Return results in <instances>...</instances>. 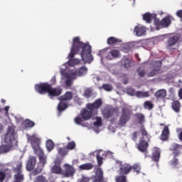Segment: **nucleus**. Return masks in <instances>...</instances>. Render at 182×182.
Here are the masks:
<instances>
[{
    "instance_id": "nucleus-15",
    "label": "nucleus",
    "mask_w": 182,
    "mask_h": 182,
    "mask_svg": "<svg viewBox=\"0 0 182 182\" xmlns=\"http://www.w3.org/2000/svg\"><path fill=\"white\" fill-rule=\"evenodd\" d=\"M181 150L182 145H180L178 144H173L170 147V151H173L174 157H177V156H179L180 153H181Z\"/></svg>"
},
{
    "instance_id": "nucleus-31",
    "label": "nucleus",
    "mask_w": 182,
    "mask_h": 182,
    "mask_svg": "<svg viewBox=\"0 0 182 182\" xmlns=\"http://www.w3.org/2000/svg\"><path fill=\"white\" fill-rule=\"evenodd\" d=\"M120 42H122V41L115 37H109L107 41L108 45H114L115 43H120Z\"/></svg>"
},
{
    "instance_id": "nucleus-1",
    "label": "nucleus",
    "mask_w": 182,
    "mask_h": 182,
    "mask_svg": "<svg viewBox=\"0 0 182 182\" xmlns=\"http://www.w3.org/2000/svg\"><path fill=\"white\" fill-rule=\"evenodd\" d=\"M80 53L81 59L84 63H92L93 62V55H92V46L89 43L80 41V38L75 37L73 40V46L68 55V65L75 66L80 63V60L75 58V55Z\"/></svg>"
},
{
    "instance_id": "nucleus-33",
    "label": "nucleus",
    "mask_w": 182,
    "mask_h": 182,
    "mask_svg": "<svg viewBox=\"0 0 182 182\" xmlns=\"http://www.w3.org/2000/svg\"><path fill=\"white\" fill-rule=\"evenodd\" d=\"M136 97L139 99H143L144 97H149V92L137 91L135 94Z\"/></svg>"
},
{
    "instance_id": "nucleus-35",
    "label": "nucleus",
    "mask_w": 182,
    "mask_h": 182,
    "mask_svg": "<svg viewBox=\"0 0 182 182\" xmlns=\"http://www.w3.org/2000/svg\"><path fill=\"white\" fill-rule=\"evenodd\" d=\"M154 20V23L157 29H161V21H160V19L157 18V15L155 14V18H153Z\"/></svg>"
},
{
    "instance_id": "nucleus-50",
    "label": "nucleus",
    "mask_w": 182,
    "mask_h": 182,
    "mask_svg": "<svg viewBox=\"0 0 182 182\" xmlns=\"http://www.w3.org/2000/svg\"><path fill=\"white\" fill-rule=\"evenodd\" d=\"M25 126H26V127H33V126H35V122H33L29 119H27L25 122Z\"/></svg>"
},
{
    "instance_id": "nucleus-16",
    "label": "nucleus",
    "mask_w": 182,
    "mask_h": 182,
    "mask_svg": "<svg viewBox=\"0 0 182 182\" xmlns=\"http://www.w3.org/2000/svg\"><path fill=\"white\" fill-rule=\"evenodd\" d=\"M151 160L155 163H159V161H160V149L159 148H153Z\"/></svg>"
},
{
    "instance_id": "nucleus-6",
    "label": "nucleus",
    "mask_w": 182,
    "mask_h": 182,
    "mask_svg": "<svg viewBox=\"0 0 182 182\" xmlns=\"http://www.w3.org/2000/svg\"><path fill=\"white\" fill-rule=\"evenodd\" d=\"M49 89H50V85L46 82H42L35 85L36 92L40 95H46V93H49Z\"/></svg>"
},
{
    "instance_id": "nucleus-17",
    "label": "nucleus",
    "mask_w": 182,
    "mask_h": 182,
    "mask_svg": "<svg viewBox=\"0 0 182 182\" xmlns=\"http://www.w3.org/2000/svg\"><path fill=\"white\" fill-rule=\"evenodd\" d=\"M169 136L170 129L167 126H165L161 134V139L163 140V141H166V140H168Z\"/></svg>"
},
{
    "instance_id": "nucleus-51",
    "label": "nucleus",
    "mask_w": 182,
    "mask_h": 182,
    "mask_svg": "<svg viewBox=\"0 0 182 182\" xmlns=\"http://www.w3.org/2000/svg\"><path fill=\"white\" fill-rule=\"evenodd\" d=\"M102 118L97 117V122H94V126H95L96 127H100V126H102Z\"/></svg>"
},
{
    "instance_id": "nucleus-9",
    "label": "nucleus",
    "mask_w": 182,
    "mask_h": 182,
    "mask_svg": "<svg viewBox=\"0 0 182 182\" xmlns=\"http://www.w3.org/2000/svg\"><path fill=\"white\" fill-rule=\"evenodd\" d=\"M149 142L144 140V138H141L139 141V144H138V149L141 153L144 154L145 157H147V154H149Z\"/></svg>"
},
{
    "instance_id": "nucleus-4",
    "label": "nucleus",
    "mask_w": 182,
    "mask_h": 182,
    "mask_svg": "<svg viewBox=\"0 0 182 182\" xmlns=\"http://www.w3.org/2000/svg\"><path fill=\"white\" fill-rule=\"evenodd\" d=\"M14 180L16 182H22L25 180V176L22 173V162H17L16 167L13 168Z\"/></svg>"
},
{
    "instance_id": "nucleus-28",
    "label": "nucleus",
    "mask_w": 182,
    "mask_h": 182,
    "mask_svg": "<svg viewBox=\"0 0 182 182\" xmlns=\"http://www.w3.org/2000/svg\"><path fill=\"white\" fill-rule=\"evenodd\" d=\"M68 109V103L65 102V101L60 100V102L58 105V110L60 113H62L64 110Z\"/></svg>"
},
{
    "instance_id": "nucleus-64",
    "label": "nucleus",
    "mask_w": 182,
    "mask_h": 182,
    "mask_svg": "<svg viewBox=\"0 0 182 182\" xmlns=\"http://www.w3.org/2000/svg\"><path fill=\"white\" fill-rule=\"evenodd\" d=\"M4 132V126L0 124V134Z\"/></svg>"
},
{
    "instance_id": "nucleus-14",
    "label": "nucleus",
    "mask_w": 182,
    "mask_h": 182,
    "mask_svg": "<svg viewBox=\"0 0 182 182\" xmlns=\"http://www.w3.org/2000/svg\"><path fill=\"white\" fill-rule=\"evenodd\" d=\"M180 38L178 36H173L170 37L167 41V49H173V46L178 42Z\"/></svg>"
},
{
    "instance_id": "nucleus-24",
    "label": "nucleus",
    "mask_w": 182,
    "mask_h": 182,
    "mask_svg": "<svg viewBox=\"0 0 182 182\" xmlns=\"http://www.w3.org/2000/svg\"><path fill=\"white\" fill-rule=\"evenodd\" d=\"M93 167H95V165H93V164L87 163V164H83L80 165L78 168L80 170L87 171L89 170H92L93 168Z\"/></svg>"
},
{
    "instance_id": "nucleus-2",
    "label": "nucleus",
    "mask_w": 182,
    "mask_h": 182,
    "mask_svg": "<svg viewBox=\"0 0 182 182\" xmlns=\"http://www.w3.org/2000/svg\"><path fill=\"white\" fill-rule=\"evenodd\" d=\"M15 136H16L15 127L9 126L4 137V141L6 144L0 145V154L9 153L12 149L18 147V139H16Z\"/></svg>"
},
{
    "instance_id": "nucleus-40",
    "label": "nucleus",
    "mask_w": 182,
    "mask_h": 182,
    "mask_svg": "<svg viewBox=\"0 0 182 182\" xmlns=\"http://www.w3.org/2000/svg\"><path fill=\"white\" fill-rule=\"evenodd\" d=\"M139 124H143L144 123V115L143 114H135Z\"/></svg>"
},
{
    "instance_id": "nucleus-23",
    "label": "nucleus",
    "mask_w": 182,
    "mask_h": 182,
    "mask_svg": "<svg viewBox=\"0 0 182 182\" xmlns=\"http://www.w3.org/2000/svg\"><path fill=\"white\" fill-rule=\"evenodd\" d=\"M38 156L39 159L38 164H41L45 167V164H46V156H45V154L43 153V151L41 152H38Z\"/></svg>"
},
{
    "instance_id": "nucleus-5",
    "label": "nucleus",
    "mask_w": 182,
    "mask_h": 182,
    "mask_svg": "<svg viewBox=\"0 0 182 182\" xmlns=\"http://www.w3.org/2000/svg\"><path fill=\"white\" fill-rule=\"evenodd\" d=\"M131 117L132 113H130V110L127 108H122V114L119 120V126H126V123L130 120Z\"/></svg>"
},
{
    "instance_id": "nucleus-43",
    "label": "nucleus",
    "mask_w": 182,
    "mask_h": 182,
    "mask_svg": "<svg viewBox=\"0 0 182 182\" xmlns=\"http://www.w3.org/2000/svg\"><path fill=\"white\" fill-rule=\"evenodd\" d=\"M140 132L142 136V139H144V137H149V132H147L146 128H144V126L141 127Z\"/></svg>"
},
{
    "instance_id": "nucleus-57",
    "label": "nucleus",
    "mask_w": 182,
    "mask_h": 182,
    "mask_svg": "<svg viewBox=\"0 0 182 182\" xmlns=\"http://www.w3.org/2000/svg\"><path fill=\"white\" fill-rule=\"evenodd\" d=\"M55 166H60V164L62 163V159L60 158H57L55 161Z\"/></svg>"
},
{
    "instance_id": "nucleus-8",
    "label": "nucleus",
    "mask_w": 182,
    "mask_h": 182,
    "mask_svg": "<svg viewBox=\"0 0 182 182\" xmlns=\"http://www.w3.org/2000/svg\"><path fill=\"white\" fill-rule=\"evenodd\" d=\"M31 143L36 154H38V153L43 151V150L42 149V148H41L40 146L41 139H39V138L32 136L31 138Z\"/></svg>"
},
{
    "instance_id": "nucleus-55",
    "label": "nucleus",
    "mask_w": 182,
    "mask_h": 182,
    "mask_svg": "<svg viewBox=\"0 0 182 182\" xmlns=\"http://www.w3.org/2000/svg\"><path fill=\"white\" fill-rule=\"evenodd\" d=\"M75 122L76 124H82V119L80 117H76L75 118Z\"/></svg>"
},
{
    "instance_id": "nucleus-26",
    "label": "nucleus",
    "mask_w": 182,
    "mask_h": 182,
    "mask_svg": "<svg viewBox=\"0 0 182 182\" xmlns=\"http://www.w3.org/2000/svg\"><path fill=\"white\" fill-rule=\"evenodd\" d=\"M134 32H135L136 36H143L146 33V30L143 27L136 26L134 29Z\"/></svg>"
},
{
    "instance_id": "nucleus-61",
    "label": "nucleus",
    "mask_w": 182,
    "mask_h": 182,
    "mask_svg": "<svg viewBox=\"0 0 182 182\" xmlns=\"http://www.w3.org/2000/svg\"><path fill=\"white\" fill-rule=\"evenodd\" d=\"M137 136H138L137 132H134L132 134V140H134V141H136V140H137Z\"/></svg>"
},
{
    "instance_id": "nucleus-39",
    "label": "nucleus",
    "mask_w": 182,
    "mask_h": 182,
    "mask_svg": "<svg viewBox=\"0 0 182 182\" xmlns=\"http://www.w3.org/2000/svg\"><path fill=\"white\" fill-rule=\"evenodd\" d=\"M58 154H60V156H61V157H65V156H68V149H66L65 148H59L58 150Z\"/></svg>"
},
{
    "instance_id": "nucleus-42",
    "label": "nucleus",
    "mask_w": 182,
    "mask_h": 182,
    "mask_svg": "<svg viewBox=\"0 0 182 182\" xmlns=\"http://www.w3.org/2000/svg\"><path fill=\"white\" fill-rule=\"evenodd\" d=\"M102 89H104L106 92H112L113 90V87L109 84H103L102 85Z\"/></svg>"
},
{
    "instance_id": "nucleus-54",
    "label": "nucleus",
    "mask_w": 182,
    "mask_h": 182,
    "mask_svg": "<svg viewBox=\"0 0 182 182\" xmlns=\"http://www.w3.org/2000/svg\"><path fill=\"white\" fill-rule=\"evenodd\" d=\"M133 169H134V171H135V173H140V166L137 164H134L132 166V170Z\"/></svg>"
},
{
    "instance_id": "nucleus-53",
    "label": "nucleus",
    "mask_w": 182,
    "mask_h": 182,
    "mask_svg": "<svg viewBox=\"0 0 182 182\" xmlns=\"http://www.w3.org/2000/svg\"><path fill=\"white\" fill-rule=\"evenodd\" d=\"M132 66V62L129 59H126L124 63V67L125 69H129Z\"/></svg>"
},
{
    "instance_id": "nucleus-29",
    "label": "nucleus",
    "mask_w": 182,
    "mask_h": 182,
    "mask_svg": "<svg viewBox=\"0 0 182 182\" xmlns=\"http://www.w3.org/2000/svg\"><path fill=\"white\" fill-rule=\"evenodd\" d=\"M181 107V104L178 101H173L171 103V108L176 112V113H180Z\"/></svg>"
},
{
    "instance_id": "nucleus-59",
    "label": "nucleus",
    "mask_w": 182,
    "mask_h": 182,
    "mask_svg": "<svg viewBox=\"0 0 182 182\" xmlns=\"http://www.w3.org/2000/svg\"><path fill=\"white\" fill-rule=\"evenodd\" d=\"M65 85H66V86H68V87L72 86V80L70 79V78H68V79L65 80Z\"/></svg>"
},
{
    "instance_id": "nucleus-12",
    "label": "nucleus",
    "mask_w": 182,
    "mask_h": 182,
    "mask_svg": "<svg viewBox=\"0 0 182 182\" xmlns=\"http://www.w3.org/2000/svg\"><path fill=\"white\" fill-rule=\"evenodd\" d=\"M93 182H107L103 177V170H102V168L96 169Z\"/></svg>"
},
{
    "instance_id": "nucleus-20",
    "label": "nucleus",
    "mask_w": 182,
    "mask_h": 182,
    "mask_svg": "<svg viewBox=\"0 0 182 182\" xmlns=\"http://www.w3.org/2000/svg\"><path fill=\"white\" fill-rule=\"evenodd\" d=\"M119 55H120V53L117 50H112L106 56L107 59L108 60H112V59H114L116 58H119Z\"/></svg>"
},
{
    "instance_id": "nucleus-41",
    "label": "nucleus",
    "mask_w": 182,
    "mask_h": 182,
    "mask_svg": "<svg viewBox=\"0 0 182 182\" xmlns=\"http://www.w3.org/2000/svg\"><path fill=\"white\" fill-rule=\"evenodd\" d=\"M144 107L145 109H148L149 110H151L154 105L151 103V101H146L144 104Z\"/></svg>"
},
{
    "instance_id": "nucleus-49",
    "label": "nucleus",
    "mask_w": 182,
    "mask_h": 182,
    "mask_svg": "<svg viewBox=\"0 0 182 182\" xmlns=\"http://www.w3.org/2000/svg\"><path fill=\"white\" fill-rule=\"evenodd\" d=\"M127 92V95H129V96H136V90H134V88H128Z\"/></svg>"
},
{
    "instance_id": "nucleus-46",
    "label": "nucleus",
    "mask_w": 182,
    "mask_h": 182,
    "mask_svg": "<svg viewBox=\"0 0 182 182\" xmlns=\"http://www.w3.org/2000/svg\"><path fill=\"white\" fill-rule=\"evenodd\" d=\"M96 157L98 166H102L103 164V156H101L100 154L97 153Z\"/></svg>"
},
{
    "instance_id": "nucleus-47",
    "label": "nucleus",
    "mask_w": 182,
    "mask_h": 182,
    "mask_svg": "<svg viewBox=\"0 0 182 182\" xmlns=\"http://www.w3.org/2000/svg\"><path fill=\"white\" fill-rule=\"evenodd\" d=\"M161 69V62H156L154 64V70L159 72Z\"/></svg>"
},
{
    "instance_id": "nucleus-22",
    "label": "nucleus",
    "mask_w": 182,
    "mask_h": 182,
    "mask_svg": "<svg viewBox=\"0 0 182 182\" xmlns=\"http://www.w3.org/2000/svg\"><path fill=\"white\" fill-rule=\"evenodd\" d=\"M75 73L79 77L85 76L87 73V68L86 66H82L78 69L75 70Z\"/></svg>"
},
{
    "instance_id": "nucleus-34",
    "label": "nucleus",
    "mask_w": 182,
    "mask_h": 182,
    "mask_svg": "<svg viewBox=\"0 0 182 182\" xmlns=\"http://www.w3.org/2000/svg\"><path fill=\"white\" fill-rule=\"evenodd\" d=\"M6 172L11 174V170L5 169L4 171H0V182L5 181V178H6Z\"/></svg>"
},
{
    "instance_id": "nucleus-37",
    "label": "nucleus",
    "mask_w": 182,
    "mask_h": 182,
    "mask_svg": "<svg viewBox=\"0 0 182 182\" xmlns=\"http://www.w3.org/2000/svg\"><path fill=\"white\" fill-rule=\"evenodd\" d=\"M33 182H48V179L44 176L40 175L35 178Z\"/></svg>"
},
{
    "instance_id": "nucleus-3",
    "label": "nucleus",
    "mask_w": 182,
    "mask_h": 182,
    "mask_svg": "<svg viewBox=\"0 0 182 182\" xmlns=\"http://www.w3.org/2000/svg\"><path fill=\"white\" fill-rule=\"evenodd\" d=\"M103 101L101 98L97 99L92 103L86 105V108H84L80 112L82 119L83 120H90L93 116H96L99 113V109L102 107Z\"/></svg>"
},
{
    "instance_id": "nucleus-11",
    "label": "nucleus",
    "mask_w": 182,
    "mask_h": 182,
    "mask_svg": "<svg viewBox=\"0 0 182 182\" xmlns=\"http://www.w3.org/2000/svg\"><path fill=\"white\" fill-rule=\"evenodd\" d=\"M63 90L62 88L58 87H52V85H50V89L48 90V96L50 97H56L58 96H60L62 95Z\"/></svg>"
},
{
    "instance_id": "nucleus-56",
    "label": "nucleus",
    "mask_w": 182,
    "mask_h": 182,
    "mask_svg": "<svg viewBox=\"0 0 182 182\" xmlns=\"http://www.w3.org/2000/svg\"><path fill=\"white\" fill-rule=\"evenodd\" d=\"M157 73V71H155V70H152L150 73H148L149 77H153V76H156Z\"/></svg>"
},
{
    "instance_id": "nucleus-62",
    "label": "nucleus",
    "mask_w": 182,
    "mask_h": 182,
    "mask_svg": "<svg viewBox=\"0 0 182 182\" xmlns=\"http://www.w3.org/2000/svg\"><path fill=\"white\" fill-rule=\"evenodd\" d=\"M178 96L180 99H182V88H181L178 91Z\"/></svg>"
},
{
    "instance_id": "nucleus-19",
    "label": "nucleus",
    "mask_w": 182,
    "mask_h": 182,
    "mask_svg": "<svg viewBox=\"0 0 182 182\" xmlns=\"http://www.w3.org/2000/svg\"><path fill=\"white\" fill-rule=\"evenodd\" d=\"M43 167H45L41 164H38L37 167L35 169H33V171L31 173V176H33L35 177V176H38V174H41L43 170Z\"/></svg>"
},
{
    "instance_id": "nucleus-7",
    "label": "nucleus",
    "mask_w": 182,
    "mask_h": 182,
    "mask_svg": "<svg viewBox=\"0 0 182 182\" xmlns=\"http://www.w3.org/2000/svg\"><path fill=\"white\" fill-rule=\"evenodd\" d=\"M75 173L76 170H75V168L73 166L68 164L64 165V170L63 171L62 176L66 178L73 177Z\"/></svg>"
},
{
    "instance_id": "nucleus-10",
    "label": "nucleus",
    "mask_w": 182,
    "mask_h": 182,
    "mask_svg": "<svg viewBox=\"0 0 182 182\" xmlns=\"http://www.w3.org/2000/svg\"><path fill=\"white\" fill-rule=\"evenodd\" d=\"M133 170V166L127 163L121 164L119 168L120 176H127Z\"/></svg>"
},
{
    "instance_id": "nucleus-25",
    "label": "nucleus",
    "mask_w": 182,
    "mask_h": 182,
    "mask_svg": "<svg viewBox=\"0 0 182 182\" xmlns=\"http://www.w3.org/2000/svg\"><path fill=\"white\" fill-rule=\"evenodd\" d=\"M166 96H167V91L165 90H159L155 93V97H156V99H164Z\"/></svg>"
},
{
    "instance_id": "nucleus-30",
    "label": "nucleus",
    "mask_w": 182,
    "mask_h": 182,
    "mask_svg": "<svg viewBox=\"0 0 182 182\" xmlns=\"http://www.w3.org/2000/svg\"><path fill=\"white\" fill-rule=\"evenodd\" d=\"M51 171L54 174H62V173L63 172V170H62L60 165H54L51 168Z\"/></svg>"
},
{
    "instance_id": "nucleus-45",
    "label": "nucleus",
    "mask_w": 182,
    "mask_h": 182,
    "mask_svg": "<svg viewBox=\"0 0 182 182\" xmlns=\"http://www.w3.org/2000/svg\"><path fill=\"white\" fill-rule=\"evenodd\" d=\"M84 96H85V97H86L87 99H89V97H90V96H92V89H90V88H87V89L84 91Z\"/></svg>"
},
{
    "instance_id": "nucleus-38",
    "label": "nucleus",
    "mask_w": 182,
    "mask_h": 182,
    "mask_svg": "<svg viewBox=\"0 0 182 182\" xmlns=\"http://www.w3.org/2000/svg\"><path fill=\"white\" fill-rule=\"evenodd\" d=\"M116 182H127V177L124 175L117 176L115 178Z\"/></svg>"
},
{
    "instance_id": "nucleus-52",
    "label": "nucleus",
    "mask_w": 182,
    "mask_h": 182,
    "mask_svg": "<svg viewBox=\"0 0 182 182\" xmlns=\"http://www.w3.org/2000/svg\"><path fill=\"white\" fill-rule=\"evenodd\" d=\"M177 164H178V159L174 156L173 159L171 161V166H173V167H176Z\"/></svg>"
},
{
    "instance_id": "nucleus-18",
    "label": "nucleus",
    "mask_w": 182,
    "mask_h": 182,
    "mask_svg": "<svg viewBox=\"0 0 182 182\" xmlns=\"http://www.w3.org/2000/svg\"><path fill=\"white\" fill-rule=\"evenodd\" d=\"M72 99H73V93L70 91H67L63 95L60 97L59 100L70 102Z\"/></svg>"
},
{
    "instance_id": "nucleus-32",
    "label": "nucleus",
    "mask_w": 182,
    "mask_h": 182,
    "mask_svg": "<svg viewBox=\"0 0 182 182\" xmlns=\"http://www.w3.org/2000/svg\"><path fill=\"white\" fill-rule=\"evenodd\" d=\"M161 28H166V26H168L170 23H171V20L170 19V17H165L161 21Z\"/></svg>"
},
{
    "instance_id": "nucleus-13",
    "label": "nucleus",
    "mask_w": 182,
    "mask_h": 182,
    "mask_svg": "<svg viewBox=\"0 0 182 182\" xmlns=\"http://www.w3.org/2000/svg\"><path fill=\"white\" fill-rule=\"evenodd\" d=\"M35 166H36V157L30 156L26 164V169L28 171H32L35 168Z\"/></svg>"
},
{
    "instance_id": "nucleus-27",
    "label": "nucleus",
    "mask_w": 182,
    "mask_h": 182,
    "mask_svg": "<svg viewBox=\"0 0 182 182\" xmlns=\"http://www.w3.org/2000/svg\"><path fill=\"white\" fill-rule=\"evenodd\" d=\"M102 114L105 119H110V117H112L113 114H114V110L112 109H105L102 112Z\"/></svg>"
},
{
    "instance_id": "nucleus-36",
    "label": "nucleus",
    "mask_w": 182,
    "mask_h": 182,
    "mask_svg": "<svg viewBox=\"0 0 182 182\" xmlns=\"http://www.w3.org/2000/svg\"><path fill=\"white\" fill-rule=\"evenodd\" d=\"M55 147V144H53V141L52 140L49 139L46 142V148L48 150V151H52Z\"/></svg>"
},
{
    "instance_id": "nucleus-44",
    "label": "nucleus",
    "mask_w": 182,
    "mask_h": 182,
    "mask_svg": "<svg viewBox=\"0 0 182 182\" xmlns=\"http://www.w3.org/2000/svg\"><path fill=\"white\" fill-rule=\"evenodd\" d=\"M75 147L76 143L74 141H72L67 144L68 150H73Z\"/></svg>"
},
{
    "instance_id": "nucleus-58",
    "label": "nucleus",
    "mask_w": 182,
    "mask_h": 182,
    "mask_svg": "<svg viewBox=\"0 0 182 182\" xmlns=\"http://www.w3.org/2000/svg\"><path fill=\"white\" fill-rule=\"evenodd\" d=\"M176 15L178 16V18H180L181 21H182V10H178L176 11Z\"/></svg>"
},
{
    "instance_id": "nucleus-63",
    "label": "nucleus",
    "mask_w": 182,
    "mask_h": 182,
    "mask_svg": "<svg viewBox=\"0 0 182 182\" xmlns=\"http://www.w3.org/2000/svg\"><path fill=\"white\" fill-rule=\"evenodd\" d=\"M4 110H5L6 113V114H8V112H9V106H6L4 107Z\"/></svg>"
},
{
    "instance_id": "nucleus-48",
    "label": "nucleus",
    "mask_w": 182,
    "mask_h": 182,
    "mask_svg": "<svg viewBox=\"0 0 182 182\" xmlns=\"http://www.w3.org/2000/svg\"><path fill=\"white\" fill-rule=\"evenodd\" d=\"M76 77H77V74H76L75 70L67 76V78L70 79L71 80H75V79H76Z\"/></svg>"
},
{
    "instance_id": "nucleus-60",
    "label": "nucleus",
    "mask_w": 182,
    "mask_h": 182,
    "mask_svg": "<svg viewBox=\"0 0 182 182\" xmlns=\"http://www.w3.org/2000/svg\"><path fill=\"white\" fill-rule=\"evenodd\" d=\"M138 75L140 77H144V76H146V71L144 70H141L138 72Z\"/></svg>"
},
{
    "instance_id": "nucleus-21",
    "label": "nucleus",
    "mask_w": 182,
    "mask_h": 182,
    "mask_svg": "<svg viewBox=\"0 0 182 182\" xmlns=\"http://www.w3.org/2000/svg\"><path fill=\"white\" fill-rule=\"evenodd\" d=\"M154 18H156L155 14L146 13L143 15V19L146 22V23H151Z\"/></svg>"
}]
</instances>
